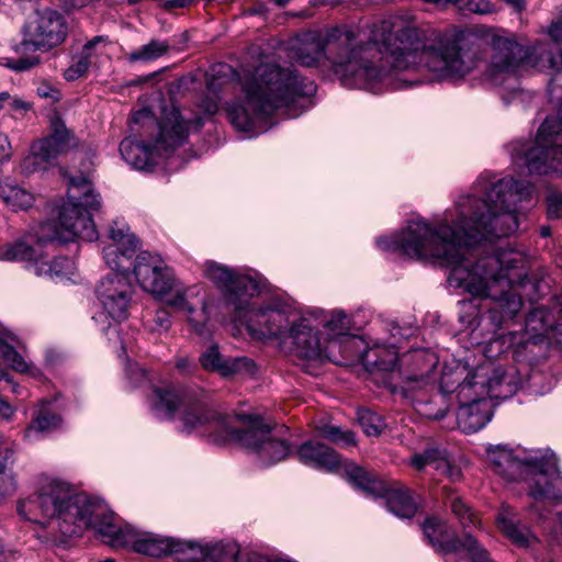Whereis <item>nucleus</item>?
<instances>
[{"mask_svg":"<svg viewBox=\"0 0 562 562\" xmlns=\"http://www.w3.org/2000/svg\"><path fill=\"white\" fill-rule=\"evenodd\" d=\"M493 471L509 482H526L528 495L553 507L562 505V476L553 456L541 450L495 446L487 450ZM562 521V512H557Z\"/></svg>","mask_w":562,"mask_h":562,"instance_id":"7","label":"nucleus"},{"mask_svg":"<svg viewBox=\"0 0 562 562\" xmlns=\"http://www.w3.org/2000/svg\"><path fill=\"white\" fill-rule=\"evenodd\" d=\"M286 56L304 67L330 68L350 88L376 91L407 70L408 37H290Z\"/></svg>","mask_w":562,"mask_h":562,"instance_id":"4","label":"nucleus"},{"mask_svg":"<svg viewBox=\"0 0 562 562\" xmlns=\"http://www.w3.org/2000/svg\"><path fill=\"white\" fill-rule=\"evenodd\" d=\"M256 372V366L254 361L247 357H237L225 359L224 368L221 375L233 376L249 374L252 375Z\"/></svg>","mask_w":562,"mask_h":562,"instance_id":"43","label":"nucleus"},{"mask_svg":"<svg viewBox=\"0 0 562 562\" xmlns=\"http://www.w3.org/2000/svg\"><path fill=\"white\" fill-rule=\"evenodd\" d=\"M202 125L203 120L200 116L184 119L179 109L166 108L157 122L158 132L150 146L127 137L122 140L120 153L133 168L146 170L156 164L157 157L168 156L181 146L188 139L192 126L200 128Z\"/></svg>","mask_w":562,"mask_h":562,"instance_id":"9","label":"nucleus"},{"mask_svg":"<svg viewBox=\"0 0 562 562\" xmlns=\"http://www.w3.org/2000/svg\"><path fill=\"white\" fill-rule=\"evenodd\" d=\"M172 318L167 310H158L146 321V327L151 333L166 334L171 328Z\"/></svg>","mask_w":562,"mask_h":562,"instance_id":"49","label":"nucleus"},{"mask_svg":"<svg viewBox=\"0 0 562 562\" xmlns=\"http://www.w3.org/2000/svg\"><path fill=\"white\" fill-rule=\"evenodd\" d=\"M206 293L201 284L177 288L167 299L166 303L178 314H182L192 303H199L200 295Z\"/></svg>","mask_w":562,"mask_h":562,"instance_id":"38","label":"nucleus"},{"mask_svg":"<svg viewBox=\"0 0 562 562\" xmlns=\"http://www.w3.org/2000/svg\"><path fill=\"white\" fill-rule=\"evenodd\" d=\"M358 420L368 436H378L385 427L381 416L369 409L360 411L358 413Z\"/></svg>","mask_w":562,"mask_h":562,"instance_id":"45","label":"nucleus"},{"mask_svg":"<svg viewBox=\"0 0 562 562\" xmlns=\"http://www.w3.org/2000/svg\"><path fill=\"white\" fill-rule=\"evenodd\" d=\"M517 391V383L507 372H496L492 383L485 386V394L469 401H458L457 424L464 434H473L484 428L493 416L491 398H507Z\"/></svg>","mask_w":562,"mask_h":562,"instance_id":"15","label":"nucleus"},{"mask_svg":"<svg viewBox=\"0 0 562 562\" xmlns=\"http://www.w3.org/2000/svg\"><path fill=\"white\" fill-rule=\"evenodd\" d=\"M165 41L153 40L137 50L131 53L132 60H151L162 56L168 50Z\"/></svg>","mask_w":562,"mask_h":562,"instance_id":"44","label":"nucleus"},{"mask_svg":"<svg viewBox=\"0 0 562 562\" xmlns=\"http://www.w3.org/2000/svg\"><path fill=\"white\" fill-rule=\"evenodd\" d=\"M97 297L104 313L114 322L125 321L134 295L130 274L110 273L97 286Z\"/></svg>","mask_w":562,"mask_h":562,"instance_id":"25","label":"nucleus"},{"mask_svg":"<svg viewBox=\"0 0 562 562\" xmlns=\"http://www.w3.org/2000/svg\"><path fill=\"white\" fill-rule=\"evenodd\" d=\"M322 316L321 308L302 310L294 318L286 337L295 357L306 361H337L334 348L327 346L318 330L317 319Z\"/></svg>","mask_w":562,"mask_h":562,"instance_id":"18","label":"nucleus"},{"mask_svg":"<svg viewBox=\"0 0 562 562\" xmlns=\"http://www.w3.org/2000/svg\"><path fill=\"white\" fill-rule=\"evenodd\" d=\"M19 348H22V342L18 336L0 324V357L12 370L25 373L31 370L32 364L19 352Z\"/></svg>","mask_w":562,"mask_h":562,"instance_id":"32","label":"nucleus"},{"mask_svg":"<svg viewBox=\"0 0 562 562\" xmlns=\"http://www.w3.org/2000/svg\"><path fill=\"white\" fill-rule=\"evenodd\" d=\"M38 244L36 234H29L13 243L0 246V261L24 262L25 268L40 278L53 281L71 280L77 271L76 263L68 257L49 260Z\"/></svg>","mask_w":562,"mask_h":562,"instance_id":"12","label":"nucleus"},{"mask_svg":"<svg viewBox=\"0 0 562 562\" xmlns=\"http://www.w3.org/2000/svg\"><path fill=\"white\" fill-rule=\"evenodd\" d=\"M202 274L221 290L226 304L233 308L234 314L237 311H243L249 300L258 295L265 285L259 276L214 260H205L202 263Z\"/></svg>","mask_w":562,"mask_h":562,"instance_id":"13","label":"nucleus"},{"mask_svg":"<svg viewBox=\"0 0 562 562\" xmlns=\"http://www.w3.org/2000/svg\"><path fill=\"white\" fill-rule=\"evenodd\" d=\"M301 311L280 297H273L262 304L249 300L248 305L243 311H237L234 317L246 327L254 339H278L286 344L290 327Z\"/></svg>","mask_w":562,"mask_h":562,"instance_id":"11","label":"nucleus"},{"mask_svg":"<svg viewBox=\"0 0 562 562\" xmlns=\"http://www.w3.org/2000/svg\"><path fill=\"white\" fill-rule=\"evenodd\" d=\"M0 382H5L9 385V390L15 394L21 395V389L18 383H15L9 373V371L0 363Z\"/></svg>","mask_w":562,"mask_h":562,"instance_id":"58","label":"nucleus"},{"mask_svg":"<svg viewBox=\"0 0 562 562\" xmlns=\"http://www.w3.org/2000/svg\"><path fill=\"white\" fill-rule=\"evenodd\" d=\"M452 35L463 36V35H495V34L492 33L491 30L485 26H479V27L471 29V30L459 29Z\"/></svg>","mask_w":562,"mask_h":562,"instance_id":"60","label":"nucleus"},{"mask_svg":"<svg viewBox=\"0 0 562 562\" xmlns=\"http://www.w3.org/2000/svg\"><path fill=\"white\" fill-rule=\"evenodd\" d=\"M151 413L159 419L180 422V431L198 434L213 439L216 443L237 442L254 452L263 465H271L285 459L289 445L278 437L257 415H221L200 402L182 396L173 386H154L147 396Z\"/></svg>","mask_w":562,"mask_h":562,"instance_id":"5","label":"nucleus"},{"mask_svg":"<svg viewBox=\"0 0 562 562\" xmlns=\"http://www.w3.org/2000/svg\"><path fill=\"white\" fill-rule=\"evenodd\" d=\"M423 531L429 543L439 553H464L470 562H492L487 550L474 536L464 532L462 538L454 537L450 526L442 519L437 517L426 519Z\"/></svg>","mask_w":562,"mask_h":562,"instance_id":"20","label":"nucleus"},{"mask_svg":"<svg viewBox=\"0 0 562 562\" xmlns=\"http://www.w3.org/2000/svg\"><path fill=\"white\" fill-rule=\"evenodd\" d=\"M419 22L411 13L390 14L359 24H341L328 30L325 35H425Z\"/></svg>","mask_w":562,"mask_h":562,"instance_id":"22","label":"nucleus"},{"mask_svg":"<svg viewBox=\"0 0 562 562\" xmlns=\"http://www.w3.org/2000/svg\"><path fill=\"white\" fill-rule=\"evenodd\" d=\"M206 544L171 538L169 554L178 562H200L205 560Z\"/></svg>","mask_w":562,"mask_h":562,"instance_id":"37","label":"nucleus"},{"mask_svg":"<svg viewBox=\"0 0 562 562\" xmlns=\"http://www.w3.org/2000/svg\"><path fill=\"white\" fill-rule=\"evenodd\" d=\"M450 508L453 515L459 519L460 525L467 529L470 526H476L477 518L474 513L457 496L450 498Z\"/></svg>","mask_w":562,"mask_h":562,"instance_id":"47","label":"nucleus"},{"mask_svg":"<svg viewBox=\"0 0 562 562\" xmlns=\"http://www.w3.org/2000/svg\"><path fill=\"white\" fill-rule=\"evenodd\" d=\"M76 145L75 136L63 122L56 120L53 122V133L32 145L31 154L22 161V170L25 173L45 170L60 154Z\"/></svg>","mask_w":562,"mask_h":562,"instance_id":"23","label":"nucleus"},{"mask_svg":"<svg viewBox=\"0 0 562 562\" xmlns=\"http://www.w3.org/2000/svg\"><path fill=\"white\" fill-rule=\"evenodd\" d=\"M392 337L393 340L389 341L376 339L361 356V361L366 364L371 374H373L376 380H381L385 386H387V382L393 379V371L398 369L396 363H400L395 347V335L392 334Z\"/></svg>","mask_w":562,"mask_h":562,"instance_id":"27","label":"nucleus"},{"mask_svg":"<svg viewBox=\"0 0 562 562\" xmlns=\"http://www.w3.org/2000/svg\"><path fill=\"white\" fill-rule=\"evenodd\" d=\"M133 273L139 286L156 297L165 296L176 285L172 269L160 256L148 251L137 254Z\"/></svg>","mask_w":562,"mask_h":562,"instance_id":"24","label":"nucleus"},{"mask_svg":"<svg viewBox=\"0 0 562 562\" xmlns=\"http://www.w3.org/2000/svg\"><path fill=\"white\" fill-rule=\"evenodd\" d=\"M496 372L506 371L492 363L470 368L464 363L454 361L443 366L439 379V391L442 396L454 394L458 401H469L474 395L482 396L485 394V386L492 383Z\"/></svg>","mask_w":562,"mask_h":562,"instance_id":"16","label":"nucleus"},{"mask_svg":"<svg viewBox=\"0 0 562 562\" xmlns=\"http://www.w3.org/2000/svg\"><path fill=\"white\" fill-rule=\"evenodd\" d=\"M362 341L359 338V342L347 346L346 338L341 337L336 347H335V357L337 361H334L338 364H346L349 360H352L355 358H360L363 355V351L361 350Z\"/></svg>","mask_w":562,"mask_h":562,"instance_id":"46","label":"nucleus"},{"mask_svg":"<svg viewBox=\"0 0 562 562\" xmlns=\"http://www.w3.org/2000/svg\"><path fill=\"white\" fill-rule=\"evenodd\" d=\"M547 211L550 218H562V192H549L547 195Z\"/></svg>","mask_w":562,"mask_h":562,"instance_id":"52","label":"nucleus"},{"mask_svg":"<svg viewBox=\"0 0 562 562\" xmlns=\"http://www.w3.org/2000/svg\"><path fill=\"white\" fill-rule=\"evenodd\" d=\"M559 33H562V12L555 20L551 22L549 29V35H558Z\"/></svg>","mask_w":562,"mask_h":562,"instance_id":"64","label":"nucleus"},{"mask_svg":"<svg viewBox=\"0 0 562 562\" xmlns=\"http://www.w3.org/2000/svg\"><path fill=\"white\" fill-rule=\"evenodd\" d=\"M434 390L435 389L416 391L415 393H409L408 396L405 397L412 401L415 411L420 416L429 419H441L446 416L447 407L442 405L438 406L436 402V400L440 397L438 394L429 396L428 393Z\"/></svg>","mask_w":562,"mask_h":562,"instance_id":"35","label":"nucleus"},{"mask_svg":"<svg viewBox=\"0 0 562 562\" xmlns=\"http://www.w3.org/2000/svg\"><path fill=\"white\" fill-rule=\"evenodd\" d=\"M191 330L199 336L207 334V324L210 322V297L207 292L200 295L199 303H192L181 314Z\"/></svg>","mask_w":562,"mask_h":562,"instance_id":"34","label":"nucleus"},{"mask_svg":"<svg viewBox=\"0 0 562 562\" xmlns=\"http://www.w3.org/2000/svg\"><path fill=\"white\" fill-rule=\"evenodd\" d=\"M0 198L14 210L27 209L34 200L29 191L10 182H0Z\"/></svg>","mask_w":562,"mask_h":562,"instance_id":"39","label":"nucleus"},{"mask_svg":"<svg viewBox=\"0 0 562 562\" xmlns=\"http://www.w3.org/2000/svg\"><path fill=\"white\" fill-rule=\"evenodd\" d=\"M14 454V447H5L0 450V502L16 491V481L12 471Z\"/></svg>","mask_w":562,"mask_h":562,"instance_id":"36","label":"nucleus"},{"mask_svg":"<svg viewBox=\"0 0 562 562\" xmlns=\"http://www.w3.org/2000/svg\"><path fill=\"white\" fill-rule=\"evenodd\" d=\"M97 532L104 543L115 549L131 547L135 552L153 558L165 557L170 551L171 538L122 524L110 509L109 516L102 517Z\"/></svg>","mask_w":562,"mask_h":562,"instance_id":"14","label":"nucleus"},{"mask_svg":"<svg viewBox=\"0 0 562 562\" xmlns=\"http://www.w3.org/2000/svg\"><path fill=\"white\" fill-rule=\"evenodd\" d=\"M497 524L503 533L514 543L528 547L536 540L535 535L526 526L519 525L516 512L509 506H503L497 516Z\"/></svg>","mask_w":562,"mask_h":562,"instance_id":"33","label":"nucleus"},{"mask_svg":"<svg viewBox=\"0 0 562 562\" xmlns=\"http://www.w3.org/2000/svg\"><path fill=\"white\" fill-rule=\"evenodd\" d=\"M245 18L248 20L258 19L260 23L256 25V30L261 27V24L267 20V10L266 7L261 3L255 4L254 7L247 9L244 13Z\"/></svg>","mask_w":562,"mask_h":562,"instance_id":"54","label":"nucleus"},{"mask_svg":"<svg viewBox=\"0 0 562 562\" xmlns=\"http://www.w3.org/2000/svg\"><path fill=\"white\" fill-rule=\"evenodd\" d=\"M553 40L528 37H408L407 70L426 69L440 78H461L482 61L496 82L504 75L513 81L501 92L508 104L524 91L517 76L527 68L553 70Z\"/></svg>","mask_w":562,"mask_h":562,"instance_id":"2","label":"nucleus"},{"mask_svg":"<svg viewBox=\"0 0 562 562\" xmlns=\"http://www.w3.org/2000/svg\"><path fill=\"white\" fill-rule=\"evenodd\" d=\"M102 244L103 259L112 273L128 274L131 268H134L139 246L138 238L131 232L128 224L123 218L112 221Z\"/></svg>","mask_w":562,"mask_h":562,"instance_id":"21","label":"nucleus"},{"mask_svg":"<svg viewBox=\"0 0 562 562\" xmlns=\"http://www.w3.org/2000/svg\"><path fill=\"white\" fill-rule=\"evenodd\" d=\"M553 40V71H562V37H548Z\"/></svg>","mask_w":562,"mask_h":562,"instance_id":"56","label":"nucleus"},{"mask_svg":"<svg viewBox=\"0 0 562 562\" xmlns=\"http://www.w3.org/2000/svg\"><path fill=\"white\" fill-rule=\"evenodd\" d=\"M63 424L59 415L54 413L50 404L42 401L38 409L34 413L32 420L24 431V438L29 441H34L41 437L58 429Z\"/></svg>","mask_w":562,"mask_h":562,"instance_id":"31","label":"nucleus"},{"mask_svg":"<svg viewBox=\"0 0 562 562\" xmlns=\"http://www.w3.org/2000/svg\"><path fill=\"white\" fill-rule=\"evenodd\" d=\"M127 379L135 385L142 386L148 381L147 372L144 368L137 363L127 361L125 367Z\"/></svg>","mask_w":562,"mask_h":562,"instance_id":"51","label":"nucleus"},{"mask_svg":"<svg viewBox=\"0 0 562 562\" xmlns=\"http://www.w3.org/2000/svg\"><path fill=\"white\" fill-rule=\"evenodd\" d=\"M74 32L68 18L55 10L34 11L23 25V35H67Z\"/></svg>","mask_w":562,"mask_h":562,"instance_id":"29","label":"nucleus"},{"mask_svg":"<svg viewBox=\"0 0 562 562\" xmlns=\"http://www.w3.org/2000/svg\"><path fill=\"white\" fill-rule=\"evenodd\" d=\"M456 4H458L460 9H465L477 14H488L495 10L490 0H457Z\"/></svg>","mask_w":562,"mask_h":562,"instance_id":"50","label":"nucleus"},{"mask_svg":"<svg viewBox=\"0 0 562 562\" xmlns=\"http://www.w3.org/2000/svg\"><path fill=\"white\" fill-rule=\"evenodd\" d=\"M317 319L318 327L322 326L326 337L323 338L327 346L335 349L341 337L346 338L347 346L359 342V338L351 335V317L342 310L324 311Z\"/></svg>","mask_w":562,"mask_h":562,"instance_id":"30","label":"nucleus"},{"mask_svg":"<svg viewBox=\"0 0 562 562\" xmlns=\"http://www.w3.org/2000/svg\"><path fill=\"white\" fill-rule=\"evenodd\" d=\"M200 363L203 369L221 374L224 368L225 359L222 357L217 346L213 345L201 353Z\"/></svg>","mask_w":562,"mask_h":562,"instance_id":"48","label":"nucleus"},{"mask_svg":"<svg viewBox=\"0 0 562 562\" xmlns=\"http://www.w3.org/2000/svg\"><path fill=\"white\" fill-rule=\"evenodd\" d=\"M12 156V148L9 137L5 134L0 133V164L10 160Z\"/></svg>","mask_w":562,"mask_h":562,"instance_id":"57","label":"nucleus"},{"mask_svg":"<svg viewBox=\"0 0 562 562\" xmlns=\"http://www.w3.org/2000/svg\"><path fill=\"white\" fill-rule=\"evenodd\" d=\"M316 430L322 437L334 443L345 447L356 445L355 434L350 430H344L338 426L321 422L316 425Z\"/></svg>","mask_w":562,"mask_h":562,"instance_id":"41","label":"nucleus"},{"mask_svg":"<svg viewBox=\"0 0 562 562\" xmlns=\"http://www.w3.org/2000/svg\"><path fill=\"white\" fill-rule=\"evenodd\" d=\"M438 356L430 349H413L400 357L398 369L393 371L387 387L404 396L416 391L435 389V369Z\"/></svg>","mask_w":562,"mask_h":562,"instance_id":"17","label":"nucleus"},{"mask_svg":"<svg viewBox=\"0 0 562 562\" xmlns=\"http://www.w3.org/2000/svg\"><path fill=\"white\" fill-rule=\"evenodd\" d=\"M447 452L437 448H429L420 453H415L411 459V464L418 471L427 467H432L436 471L439 465H445L443 457Z\"/></svg>","mask_w":562,"mask_h":562,"instance_id":"42","label":"nucleus"},{"mask_svg":"<svg viewBox=\"0 0 562 562\" xmlns=\"http://www.w3.org/2000/svg\"><path fill=\"white\" fill-rule=\"evenodd\" d=\"M349 482L368 496L382 497L391 513L398 518H412L417 512V504L408 490L400 484L389 486L358 465H348Z\"/></svg>","mask_w":562,"mask_h":562,"instance_id":"19","label":"nucleus"},{"mask_svg":"<svg viewBox=\"0 0 562 562\" xmlns=\"http://www.w3.org/2000/svg\"><path fill=\"white\" fill-rule=\"evenodd\" d=\"M549 102L557 115L549 116L540 125L535 145L524 155L529 173L562 176V85L551 80L548 86Z\"/></svg>","mask_w":562,"mask_h":562,"instance_id":"10","label":"nucleus"},{"mask_svg":"<svg viewBox=\"0 0 562 562\" xmlns=\"http://www.w3.org/2000/svg\"><path fill=\"white\" fill-rule=\"evenodd\" d=\"M445 465L440 464L438 472L445 474L447 477H449L452 481H457L461 477V470L459 467L453 465L450 463L447 453L443 457Z\"/></svg>","mask_w":562,"mask_h":562,"instance_id":"55","label":"nucleus"},{"mask_svg":"<svg viewBox=\"0 0 562 562\" xmlns=\"http://www.w3.org/2000/svg\"><path fill=\"white\" fill-rule=\"evenodd\" d=\"M132 122L134 124L142 123L144 126L154 124V119L148 110H140L133 114Z\"/></svg>","mask_w":562,"mask_h":562,"instance_id":"59","label":"nucleus"},{"mask_svg":"<svg viewBox=\"0 0 562 562\" xmlns=\"http://www.w3.org/2000/svg\"><path fill=\"white\" fill-rule=\"evenodd\" d=\"M101 207V198L90 181L83 177L71 178L67 193L58 211V226L44 223L33 234L38 244L52 241L68 243L76 239L92 241L98 238L92 215Z\"/></svg>","mask_w":562,"mask_h":562,"instance_id":"8","label":"nucleus"},{"mask_svg":"<svg viewBox=\"0 0 562 562\" xmlns=\"http://www.w3.org/2000/svg\"><path fill=\"white\" fill-rule=\"evenodd\" d=\"M296 457L301 463L315 470L328 473H344L348 481L349 476L346 469L348 465H356L348 460L341 459L333 448L314 440L303 442L296 450Z\"/></svg>","mask_w":562,"mask_h":562,"instance_id":"26","label":"nucleus"},{"mask_svg":"<svg viewBox=\"0 0 562 562\" xmlns=\"http://www.w3.org/2000/svg\"><path fill=\"white\" fill-rule=\"evenodd\" d=\"M8 105H9V108L12 111H26V110H29L27 103L24 102L21 99H18V98H12L11 97V100L8 102Z\"/></svg>","mask_w":562,"mask_h":562,"instance_id":"63","label":"nucleus"},{"mask_svg":"<svg viewBox=\"0 0 562 562\" xmlns=\"http://www.w3.org/2000/svg\"><path fill=\"white\" fill-rule=\"evenodd\" d=\"M14 407L0 396V418L9 420L14 415Z\"/></svg>","mask_w":562,"mask_h":562,"instance_id":"61","label":"nucleus"},{"mask_svg":"<svg viewBox=\"0 0 562 562\" xmlns=\"http://www.w3.org/2000/svg\"><path fill=\"white\" fill-rule=\"evenodd\" d=\"M63 40L64 37H48V41H32L24 37L19 44L13 45L18 57H0V65L13 71L29 70L40 64L37 52H47L60 45Z\"/></svg>","mask_w":562,"mask_h":562,"instance_id":"28","label":"nucleus"},{"mask_svg":"<svg viewBox=\"0 0 562 562\" xmlns=\"http://www.w3.org/2000/svg\"><path fill=\"white\" fill-rule=\"evenodd\" d=\"M175 366L180 373L186 374L191 371L193 363L188 357H177Z\"/></svg>","mask_w":562,"mask_h":562,"instance_id":"62","label":"nucleus"},{"mask_svg":"<svg viewBox=\"0 0 562 562\" xmlns=\"http://www.w3.org/2000/svg\"><path fill=\"white\" fill-rule=\"evenodd\" d=\"M18 514L30 522L58 530L64 537H74L87 528L97 531L102 517L109 516V507L88 495L72 494L69 485L59 480L46 477L35 494L19 502Z\"/></svg>","mask_w":562,"mask_h":562,"instance_id":"6","label":"nucleus"},{"mask_svg":"<svg viewBox=\"0 0 562 562\" xmlns=\"http://www.w3.org/2000/svg\"><path fill=\"white\" fill-rule=\"evenodd\" d=\"M101 38L102 37H94L93 40L85 44L81 56L75 64H72V66L77 69L79 74L83 75L88 70L90 65V50L100 42Z\"/></svg>","mask_w":562,"mask_h":562,"instance_id":"53","label":"nucleus"},{"mask_svg":"<svg viewBox=\"0 0 562 562\" xmlns=\"http://www.w3.org/2000/svg\"><path fill=\"white\" fill-rule=\"evenodd\" d=\"M533 192L529 181L482 173L469 192L458 195L431 223L413 218L397 234L380 236L375 243L383 251L449 267L450 286L474 299H490L491 318L501 325L521 310L522 300L514 286L527 278V259L515 249H501L473 262L469 248L514 234L521 204L530 203Z\"/></svg>","mask_w":562,"mask_h":562,"instance_id":"1","label":"nucleus"},{"mask_svg":"<svg viewBox=\"0 0 562 562\" xmlns=\"http://www.w3.org/2000/svg\"><path fill=\"white\" fill-rule=\"evenodd\" d=\"M235 79L244 98L227 103L225 111L237 131L252 135L268 131V120L280 109H284L289 117L302 114L316 92L314 81L301 78L295 70L281 67L269 57L252 68L243 67L240 74L228 64L217 63L205 72L209 94L198 104L199 109L205 114H215L220 91Z\"/></svg>","mask_w":562,"mask_h":562,"instance_id":"3","label":"nucleus"},{"mask_svg":"<svg viewBox=\"0 0 562 562\" xmlns=\"http://www.w3.org/2000/svg\"><path fill=\"white\" fill-rule=\"evenodd\" d=\"M239 546L234 542H216L206 544L205 559L213 562H240Z\"/></svg>","mask_w":562,"mask_h":562,"instance_id":"40","label":"nucleus"}]
</instances>
